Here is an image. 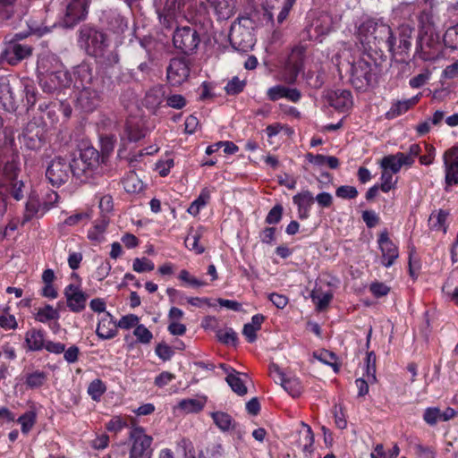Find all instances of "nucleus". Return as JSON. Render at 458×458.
I'll return each instance as SVG.
<instances>
[{"mask_svg": "<svg viewBox=\"0 0 458 458\" xmlns=\"http://www.w3.org/2000/svg\"><path fill=\"white\" fill-rule=\"evenodd\" d=\"M194 0H165L163 10H158L159 20L165 27H172L179 19L195 20L193 12Z\"/></svg>", "mask_w": 458, "mask_h": 458, "instance_id": "nucleus-1", "label": "nucleus"}, {"mask_svg": "<svg viewBox=\"0 0 458 458\" xmlns=\"http://www.w3.org/2000/svg\"><path fill=\"white\" fill-rule=\"evenodd\" d=\"M108 123L118 132L123 146H125L127 142L138 141L147 134V129L141 119H128L123 129L118 128L116 123L111 120H108Z\"/></svg>", "mask_w": 458, "mask_h": 458, "instance_id": "nucleus-2", "label": "nucleus"}, {"mask_svg": "<svg viewBox=\"0 0 458 458\" xmlns=\"http://www.w3.org/2000/svg\"><path fill=\"white\" fill-rule=\"evenodd\" d=\"M80 44L89 55L95 57L103 56L107 47L106 35L94 29H84L81 31Z\"/></svg>", "mask_w": 458, "mask_h": 458, "instance_id": "nucleus-3", "label": "nucleus"}, {"mask_svg": "<svg viewBox=\"0 0 458 458\" xmlns=\"http://www.w3.org/2000/svg\"><path fill=\"white\" fill-rule=\"evenodd\" d=\"M130 439L131 447L130 450V458H144L149 457L152 449V437L145 433L142 427H134L130 432Z\"/></svg>", "mask_w": 458, "mask_h": 458, "instance_id": "nucleus-4", "label": "nucleus"}, {"mask_svg": "<svg viewBox=\"0 0 458 458\" xmlns=\"http://www.w3.org/2000/svg\"><path fill=\"white\" fill-rule=\"evenodd\" d=\"M369 28L373 29V42H385L390 51H394L395 45V38L393 36L391 28L383 22L381 20L368 19L361 22V30H368Z\"/></svg>", "mask_w": 458, "mask_h": 458, "instance_id": "nucleus-5", "label": "nucleus"}, {"mask_svg": "<svg viewBox=\"0 0 458 458\" xmlns=\"http://www.w3.org/2000/svg\"><path fill=\"white\" fill-rule=\"evenodd\" d=\"M174 46L185 54L193 52L199 44V37L193 28H177L173 37Z\"/></svg>", "mask_w": 458, "mask_h": 458, "instance_id": "nucleus-6", "label": "nucleus"}, {"mask_svg": "<svg viewBox=\"0 0 458 458\" xmlns=\"http://www.w3.org/2000/svg\"><path fill=\"white\" fill-rule=\"evenodd\" d=\"M304 58V48L302 47H294L281 72V80L288 84L295 82L299 72L302 69Z\"/></svg>", "mask_w": 458, "mask_h": 458, "instance_id": "nucleus-7", "label": "nucleus"}, {"mask_svg": "<svg viewBox=\"0 0 458 458\" xmlns=\"http://www.w3.org/2000/svg\"><path fill=\"white\" fill-rule=\"evenodd\" d=\"M70 163L60 157L52 159L46 171V176L49 182L56 187L65 183L70 177Z\"/></svg>", "mask_w": 458, "mask_h": 458, "instance_id": "nucleus-8", "label": "nucleus"}, {"mask_svg": "<svg viewBox=\"0 0 458 458\" xmlns=\"http://www.w3.org/2000/svg\"><path fill=\"white\" fill-rule=\"evenodd\" d=\"M439 36L434 33L419 34L416 50L423 60H435L440 52Z\"/></svg>", "mask_w": 458, "mask_h": 458, "instance_id": "nucleus-9", "label": "nucleus"}, {"mask_svg": "<svg viewBox=\"0 0 458 458\" xmlns=\"http://www.w3.org/2000/svg\"><path fill=\"white\" fill-rule=\"evenodd\" d=\"M72 81L71 74L60 66L47 74V77H42L40 79V85L45 92L53 93L61 89L70 87Z\"/></svg>", "mask_w": 458, "mask_h": 458, "instance_id": "nucleus-10", "label": "nucleus"}, {"mask_svg": "<svg viewBox=\"0 0 458 458\" xmlns=\"http://www.w3.org/2000/svg\"><path fill=\"white\" fill-rule=\"evenodd\" d=\"M89 0H67L66 11L63 19L64 26L73 27L85 19Z\"/></svg>", "mask_w": 458, "mask_h": 458, "instance_id": "nucleus-11", "label": "nucleus"}, {"mask_svg": "<svg viewBox=\"0 0 458 458\" xmlns=\"http://www.w3.org/2000/svg\"><path fill=\"white\" fill-rule=\"evenodd\" d=\"M377 245L382 256V265L386 267H392L399 257V250L398 246L390 239L386 230L379 233Z\"/></svg>", "mask_w": 458, "mask_h": 458, "instance_id": "nucleus-12", "label": "nucleus"}, {"mask_svg": "<svg viewBox=\"0 0 458 458\" xmlns=\"http://www.w3.org/2000/svg\"><path fill=\"white\" fill-rule=\"evenodd\" d=\"M190 64L185 58H173L166 71V77L172 86H179L188 79Z\"/></svg>", "mask_w": 458, "mask_h": 458, "instance_id": "nucleus-13", "label": "nucleus"}, {"mask_svg": "<svg viewBox=\"0 0 458 458\" xmlns=\"http://www.w3.org/2000/svg\"><path fill=\"white\" fill-rule=\"evenodd\" d=\"M18 164L13 159L7 162L4 167V175L6 182L1 183L2 185H7L10 189V194L16 199L20 200L23 198V188L24 184L22 181L17 180L18 174Z\"/></svg>", "mask_w": 458, "mask_h": 458, "instance_id": "nucleus-14", "label": "nucleus"}, {"mask_svg": "<svg viewBox=\"0 0 458 458\" xmlns=\"http://www.w3.org/2000/svg\"><path fill=\"white\" fill-rule=\"evenodd\" d=\"M229 39L231 45L239 51L247 52L254 46V39L250 31L241 24L232 25Z\"/></svg>", "mask_w": 458, "mask_h": 458, "instance_id": "nucleus-15", "label": "nucleus"}, {"mask_svg": "<svg viewBox=\"0 0 458 458\" xmlns=\"http://www.w3.org/2000/svg\"><path fill=\"white\" fill-rule=\"evenodd\" d=\"M64 294L69 310L74 313H80L86 308L88 295L81 290L79 284H70L64 290Z\"/></svg>", "mask_w": 458, "mask_h": 458, "instance_id": "nucleus-16", "label": "nucleus"}, {"mask_svg": "<svg viewBox=\"0 0 458 458\" xmlns=\"http://www.w3.org/2000/svg\"><path fill=\"white\" fill-rule=\"evenodd\" d=\"M445 181L446 185L458 184V147H453L443 155Z\"/></svg>", "mask_w": 458, "mask_h": 458, "instance_id": "nucleus-17", "label": "nucleus"}, {"mask_svg": "<svg viewBox=\"0 0 458 458\" xmlns=\"http://www.w3.org/2000/svg\"><path fill=\"white\" fill-rule=\"evenodd\" d=\"M32 54V47L26 44L12 42L8 44L3 52L2 58L9 64L15 65L28 58Z\"/></svg>", "mask_w": 458, "mask_h": 458, "instance_id": "nucleus-18", "label": "nucleus"}, {"mask_svg": "<svg viewBox=\"0 0 458 458\" xmlns=\"http://www.w3.org/2000/svg\"><path fill=\"white\" fill-rule=\"evenodd\" d=\"M100 103V92L93 86H84L77 98L78 106L85 112L93 111Z\"/></svg>", "mask_w": 458, "mask_h": 458, "instance_id": "nucleus-19", "label": "nucleus"}, {"mask_svg": "<svg viewBox=\"0 0 458 458\" xmlns=\"http://www.w3.org/2000/svg\"><path fill=\"white\" fill-rule=\"evenodd\" d=\"M351 81L353 86L361 89L369 84L370 68L368 63L359 60L351 66Z\"/></svg>", "mask_w": 458, "mask_h": 458, "instance_id": "nucleus-20", "label": "nucleus"}, {"mask_svg": "<svg viewBox=\"0 0 458 458\" xmlns=\"http://www.w3.org/2000/svg\"><path fill=\"white\" fill-rule=\"evenodd\" d=\"M221 367L225 369L227 376L225 380L230 386L231 389L238 395H244L247 394L246 380L248 379L247 374H242L232 368H227L222 364Z\"/></svg>", "mask_w": 458, "mask_h": 458, "instance_id": "nucleus-21", "label": "nucleus"}, {"mask_svg": "<svg viewBox=\"0 0 458 458\" xmlns=\"http://www.w3.org/2000/svg\"><path fill=\"white\" fill-rule=\"evenodd\" d=\"M330 105L341 112L348 111L352 106V93L347 89H335L327 95Z\"/></svg>", "mask_w": 458, "mask_h": 458, "instance_id": "nucleus-22", "label": "nucleus"}, {"mask_svg": "<svg viewBox=\"0 0 458 458\" xmlns=\"http://www.w3.org/2000/svg\"><path fill=\"white\" fill-rule=\"evenodd\" d=\"M310 298L318 310H325L333 298V292L328 284H317L310 293Z\"/></svg>", "mask_w": 458, "mask_h": 458, "instance_id": "nucleus-23", "label": "nucleus"}, {"mask_svg": "<svg viewBox=\"0 0 458 458\" xmlns=\"http://www.w3.org/2000/svg\"><path fill=\"white\" fill-rule=\"evenodd\" d=\"M118 324L114 320V318L109 314H104L98 321L96 333L101 339H111L117 335Z\"/></svg>", "mask_w": 458, "mask_h": 458, "instance_id": "nucleus-24", "label": "nucleus"}, {"mask_svg": "<svg viewBox=\"0 0 458 458\" xmlns=\"http://www.w3.org/2000/svg\"><path fill=\"white\" fill-rule=\"evenodd\" d=\"M72 75L74 87L78 89L84 86H93L92 69L88 64L82 63L74 67Z\"/></svg>", "mask_w": 458, "mask_h": 458, "instance_id": "nucleus-25", "label": "nucleus"}, {"mask_svg": "<svg viewBox=\"0 0 458 458\" xmlns=\"http://www.w3.org/2000/svg\"><path fill=\"white\" fill-rule=\"evenodd\" d=\"M293 203L298 207V217L307 219L310 216V211L314 202V197L309 191L300 192L293 196Z\"/></svg>", "mask_w": 458, "mask_h": 458, "instance_id": "nucleus-26", "label": "nucleus"}, {"mask_svg": "<svg viewBox=\"0 0 458 458\" xmlns=\"http://www.w3.org/2000/svg\"><path fill=\"white\" fill-rule=\"evenodd\" d=\"M26 348L30 352H38L45 347V332L42 329L30 328L25 334Z\"/></svg>", "mask_w": 458, "mask_h": 458, "instance_id": "nucleus-27", "label": "nucleus"}, {"mask_svg": "<svg viewBox=\"0 0 458 458\" xmlns=\"http://www.w3.org/2000/svg\"><path fill=\"white\" fill-rule=\"evenodd\" d=\"M60 65L58 59L55 55H47L46 53L41 54L37 64L39 80L42 77H47V74L60 67Z\"/></svg>", "mask_w": 458, "mask_h": 458, "instance_id": "nucleus-28", "label": "nucleus"}, {"mask_svg": "<svg viewBox=\"0 0 458 458\" xmlns=\"http://www.w3.org/2000/svg\"><path fill=\"white\" fill-rule=\"evenodd\" d=\"M165 98V87L163 85L154 86L146 93L144 105L148 109L156 110L162 104Z\"/></svg>", "mask_w": 458, "mask_h": 458, "instance_id": "nucleus-29", "label": "nucleus"}, {"mask_svg": "<svg viewBox=\"0 0 458 458\" xmlns=\"http://www.w3.org/2000/svg\"><path fill=\"white\" fill-rule=\"evenodd\" d=\"M109 219L106 215H102L98 220L94 221L92 226L88 231V238L96 242H101L105 239Z\"/></svg>", "mask_w": 458, "mask_h": 458, "instance_id": "nucleus-30", "label": "nucleus"}, {"mask_svg": "<svg viewBox=\"0 0 458 458\" xmlns=\"http://www.w3.org/2000/svg\"><path fill=\"white\" fill-rule=\"evenodd\" d=\"M214 6L219 19L227 20L234 14L235 0H208Z\"/></svg>", "mask_w": 458, "mask_h": 458, "instance_id": "nucleus-31", "label": "nucleus"}, {"mask_svg": "<svg viewBox=\"0 0 458 458\" xmlns=\"http://www.w3.org/2000/svg\"><path fill=\"white\" fill-rule=\"evenodd\" d=\"M79 157L82 160L90 174H92L100 164V155L93 147H86L81 149Z\"/></svg>", "mask_w": 458, "mask_h": 458, "instance_id": "nucleus-32", "label": "nucleus"}, {"mask_svg": "<svg viewBox=\"0 0 458 458\" xmlns=\"http://www.w3.org/2000/svg\"><path fill=\"white\" fill-rule=\"evenodd\" d=\"M314 434L311 428L303 424L299 431L298 445L301 447L305 455H308L313 451Z\"/></svg>", "mask_w": 458, "mask_h": 458, "instance_id": "nucleus-33", "label": "nucleus"}, {"mask_svg": "<svg viewBox=\"0 0 458 458\" xmlns=\"http://www.w3.org/2000/svg\"><path fill=\"white\" fill-rule=\"evenodd\" d=\"M210 416L215 425L223 432L234 429L238 426L232 416L225 411H212Z\"/></svg>", "mask_w": 458, "mask_h": 458, "instance_id": "nucleus-34", "label": "nucleus"}, {"mask_svg": "<svg viewBox=\"0 0 458 458\" xmlns=\"http://www.w3.org/2000/svg\"><path fill=\"white\" fill-rule=\"evenodd\" d=\"M420 96H421L420 94H418L415 97H412L411 98L404 99V100H399V101L394 103L392 105L389 112L387 113L388 116L391 118H394V117H397V116L404 114L411 107H412L419 102Z\"/></svg>", "mask_w": 458, "mask_h": 458, "instance_id": "nucleus-35", "label": "nucleus"}, {"mask_svg": "<svg viewBox=\"0 0 458 458\" xmlns=\"http://www.w3.org/2000/svg\"><path fill=\"white\" fill-rule=\"evenodd\" d=\"M0 106L6 111H13L16 108L12 87L7 82H0Z\"/></svg>", "mask_w": 458, "mask_h": 458, "instance_id": "nucleus-36", "label": "nucleus"}, {"mask_svg": "<svg viewBox=\"0 0 458 458\" xmlns=\"http://www.w3.org/2000/svg\"><path fill=\"white\" fill-rule=\"evenodd\" d=\"M448 216L449 213L443 209L432 212L428 218L429 227L435 231L445 233Z\"/></svg>", "mask_w": 458, "mask_h": 458, "instance_id": "nucleus-37", "label": "nucleus"}, {"mask_svg": "<svg viewBox=\"0 0 458 458\" xmlns=\"http://www.w3.org/2000/svg\"><path fill=\"white\" fill-rule=\"evenodd\" d=\"M306 159L312 165L322 167L328 166L331 169H336L339 166V160L337 157L333 156H324V155H314L312 153H308L306 155Z\"/></svg>", "mask_w": 458, "mask_h": 458, "instance_id": "nucleus-38", "label": "nucleus"}, {"mask_svg": "<svg viewBox=\"0 0 458 458\" xmlns=\"http://www.w3.org/2000/svg\"><path fill=\"white\" fill-rule=\"evenodd\" d=\"M265 318L261 314L254 315L251 322L244 325L243 335L249 343H253L257 338V332L260 329Z\"/></svg>", "mask_w": 458, "mask_h": 458, "instance_id": "nucleus-39", "label": "nucleus"}, {"mask_svg": "<svg viewBox=\"0 0 458 458\" xmlns=\"http://www.w3.org/2000/svg\"><path fill=\"white\" fill-rule=\"evenodd\" d=\"M48 209H50L49 206L47 204L42 206L38 198L30 196L26 203L25 218L29 220L35 216H42Z\"/></svg>", "mask_w": 458, "mask_h": 458, "instance_id": "nucleus-40", "label": "nucleus"}, {"mask_svg": "<svg viewBox=\"0 0 458 458\" xmlns=\"http://www.w3.org/2000/svg\"><path fill=\"white\" fill-rule=\"evenodd\" d=\"M210 200V191L208 188L201 190L199 197L191 202L187 211L193 216L199 215V211L204 208Z\"/></svg>", "mask_w": 458, "mask_h": 458, "instance_id": "nucleus-41", "label": "nucleus"}, {"mask_svg": "<svg viewBox=\"0 0 458 458\" xmlns=\"http://www.w3.org/2000/svg\"><path fill=\"white\" fill-rule=\"evenodd\" d=\"M59 317V311L49 304L38 309L35 314V319L40 323H47L51 320H57Z\"/></svg>", "mask_w": 458, "mask_h": 458, "instance_id": "nucleus-42", "label": "nucleus"}, {"mask_svg": "<svg viewBox=\"0 0 458 458\" xmlns=\"http://www.w3.org/2000/svg\"><path fill=\"white\" fill-rule=\"evenodd\" d=\"M20 140L26 148L31 150L38 149L42 145V140L38 135V131L33 132L29 129L22 133Z\"/></svg>", "mask_w": 458, "mask_h": 458, "instance_id": "nucleus-43", "label": "nucleus"}, {"mask_svg": "<svg viewBox=\"0 0 458 458\" xmlns=\"http://www.w3.org/2000/svg\"><path fill=\"white\" fill-rule=\"evenodd\" d=\"M47 379V375L46 372L35 370L26 375L25 384L31 389L39 388L46 383Z\"/></svg>", "mask_w": 458, "mask_h": 458, "instance_id": "nucleus-44", "label": "nucleus"}, {"mask_svg": "<svg viewBox=\"0 0 458 458\" xmlns=\"http://www.w3.org/2000/svg\"><path fill=\"white\" fill-rule=\"evenodd\" d=\"M128 22L119 13H112L109 17L108 21V29L112 30L115 34H121L123 33V31L127 29Z\"/></svg>", "mask_w": 458, "mask_h": 458, "instance_id": "nucleus-45", "label": "nucleus"}, {"mask_svg": "<svg viewBox=\"0 0 458 458\" xmlns=\"http://www.w3.org/2000/svg\"><path fill=\"white\" fill-rule=\"evenodd\" d=\"M419 34L434 33L435 27L432 14L429 12H422L419 16Z\"/></svg>", "mask_w": 458, "mask_h": 458, "instance_id": "nucleus-46", "label": "nucleus"}, {"mask_svg": "<svg viewBox=\"0 0 458 458\" xmlns=\"http://www.w3.org/2000/svg\"><path fill=\"white\" fill-rule=\"evenodd\" d=\"M281 386L293 397H298L302 392V386L299 378L286 377Z\"/></svg>", "mask_w": 458, "mask_h": 458, "instance_id": "nucleus-47", "label": "nucleus"}, {"mask_svg": "<svg viewBox=\"0 0 458 458\" xmlns=\"http://www.w3.org/2000/svg\"><path fill=\"white\" fill-rule=\"evenodd\" d=\"M413 29L409 25H402L399 27V46L402 51H408L411 48V34Z\"/></svg>", "mask_w": 458, "mask_h": 458, "instance_id": "nucleus-48", "label": "nucleus"}, {"mask_svg": "<svg viewBox=\"0 0 458 458\" xmlns=\"http://www.w3.org/2000/svg\"><path fill=\"white\" fill-rule=\"evenodd\" d=\"M123 183L124 190L130 193L140 192L143 190L142 182L133 173L128 174L123 179Z\"/></svg>", "mask_w": 458, "mask_h": 458, "instance_id": "nucleus-49", "label": "nucleus"}, {"mask_svg": "<svg viewBox=\"0 0 458 458\" xmlns=\"http://www.w3.org/2000/svg\"><path fill=\"white\" fill-rule=\"evenodd\" d=\"M380 165L382 169L388 170L392 174H397L402 168V164L396 154L384 157Z\"/></svg>", "mask_w": 458, "mask_h": 458, "instance_id": "nucleus-50", "label": "nucleus"}, {"mask_svg": "<svg viewBox=\"0 0 458 458\" xmlns=\"http://www.w3.org/2000/svg\"><path fill=\"white\" fill-rule=\"evenodd\" d=\"M23 93L25 97V102L28 107H32L37 101V89L34 83L30 81H22Z\"/></svg>", "mask_w": 458, "mask_h": 458, "instance_id": "nucleus-51", "label": "nucleus"}, {"mask_svg": "<svg viewBox=\"0 0 458 458\" xmlns=\"http://www.w3.org/2000/svg\"><path fill=\"white\" fill-rule=\"evenodd\" d=\"M117 140V137L115 133L112 131L108 132L107 131H102L100 133V142L102 151L106 154H109L113 151L115 142Z\"/></svg>", "mask_w": 458, "mask_h": 458, "instance_id": "nucleus-52", "label": "nucleus"}, {"mask_svg": "<svg viewBox=\"0 0 458 458\" xmlns=\"http://www.w3.org/2000/svg\"><path fill=\"white\" fill-rule=\"evenodd\" d=\"M9 310V307L0 310V327L5 330L15 329L18 326L15 317Z\"/></svg>", "mask_w": 458, "mask_h": 458, "instance_id": "nucleus-53", "label": "nucleus"}, {"mask_svg": "<svg viewBox=\"0 0 458 458\" xmlns=\"http://www.w3.org/2000/svg\"><path fill=\"white\" fill-rule=\"evenodd\" d=\"M394 174L390 173L388 170L382 169L380 177L381 183L378 186L384 192H388L392 189H394L397 183V178L394 177Z\"/></svg>", "mask_w": 458, "mask_h": 458, "instance_id": "nucleus-54", "label": "nucleus"}, {"mask_svg": "<svg viewBox=\"0 0 458 458\" xmlns=\"http://www.w3.org/2000/svg\"><path fill=\"white\" fill-rule=\"evenodd\" d=\"M106 390V387L104 382L100 379H95L89 385L88 394L94 401H98Z\"/></svg>", "mask_w": 458, "mask_h": 458, "instance_id": "nucleus-55", "label": "nucleus"}, {"mask_svg": "<svg viewBox=\"0 0 458 458\" xmlns=\"http://www.w3.org/2000/svg\"><path fill=\"white\" fill-rule=\"evenodd\" d=\"M443 292L450 296L453 300H456L458 303V276H450L443 285Z\"/></svg>", "mask_w": 458, "mask_h": 458, "instance_id": "nucleus-56", "label": "nucleus"}, {"mask_svg": "<svg viewBox=\"0 0 458 458\" xmlns=\"http://www.w3.org/2000/svg\"><path fill=\"white\" fill-rule=\"evenodd\" d=\"M204 403L198 399H183L179 403V408L185 412H197L202 410Z\"/></svg>", "mask_w": 458, "mask_h": 458, "instance_id": "nucleus-57", "label": "nucleus"}, {"mask_svg": "<svg viewBox=\"0 0 458 458\" xmlns=\"http://www.w3.org/2000/svg\"><path fill=\"white\" fill-rule=\"evenodd\" d=\"M444 42L446 47L452 49L458 48V23L450 27L444 35Z\"/></svg>", "mask_w": 458, "mask_h": 458, "instance_id": "nucleus-58", "label": "nucleus"}, {"mask_svg": "<svg viewBox=\"0 0 458 458\" xmlns=\"http://www.w3.org/2000/svg\"><path fill=\"white\" fill-rule=\"evenodd\" d=\"M18 422L21 426V432L27 434L30 431L36 422V413L34 411H28L22 414Z\"/></svg>", "mask_w": 458, "mask_h": 458, "instance_id": "nucleus-59", "label": "nucleus"}, {"mask_svg": "<svg viewBox=\"0 0 458 458\" xmlns=\"http://www.w3.org/2000/svg\"><path fill=\"white\" fill-rule=\"evenodd\" d=\"M70 165L71 173H72V174L78 178L81 176H89L91 174L79 157H74L72 163H70Z\"/></svg>", "mask_w": 458, "mask_h": 458, "instance_id": "nucleus-60", "label": "nucleus"}, {"mask_svg": "<svg viewBox=\"0 0 458 458\" xmlns=\"http://www.w3.org/2000/svg\"><path fill=\"white\" fill-rule=\"evenodd\" d=\"M16 0H0V21L9 20L14 13Z\"/></svg>", "mask_w": 458, "mask_h": 458, "instance_id": "nucleus-61", "label": "nucleus"}, {"mask_svg": "<svg viewBox=\"0 0 458 458\" xmlns=\"http://www.w3.org/2000/svg\"><path fill=\"white\" fill-rule=\"evenodd\" d=\"M133 335L141 344H149L153 338L152 333L142 324L138 325L133 331Z\"/></svg>", "mask_w": 458, "mask_h": 458, "instance_id": "nucleus-62", "label": "nucleus"}, {"mask_svg": "<svg viewBox=\"0 0 458 458\" xmlns=\"http://www.w3.org/2000/svg\"><path fill=\"white\" fill-rule=\"evenodd\" d=\"M217 339L225 344H234L237 335L232 328H224L216 331Z\"/></svg>", "mask_w": 458, "mask_h": 458, "instance_id": "nucleus-63", "label": "nucleus"}, {"mask_svg": "<svg viewBox=\"0 0 458 458\" xmlns=\"http://www.w3.org/2000/svg\"><path fill=\"white\" fill-rule=\"evenodd\" d=\"M132 268L135 272L143 273L152 271L155 268L154 263L147 258H136L133 260Z\"/></svg>", "mask_w": 458, "mask_h": 458, "instance_id": "nucleus-64", "label": "nucleus"}]
</instances>
